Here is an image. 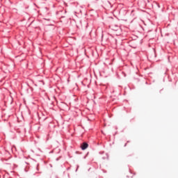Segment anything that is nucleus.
<instances>
[{
    "label": "nucleus",
    "mask_w": 178,
    "mask_h": 178,
    "mask_svg": "<svg viewBox=\"0 0 178 178\" xmlns=\"http://www.w3.org/2000/svg\"><path fill=\"white\" fill-rule=\"evenodd\" d=\"M81 149L84 150V149H87V148H88V144L86 143H83L81 145Z\"/></svg>",
    "instance_id": "f257e3e1"
}]
</instances>
